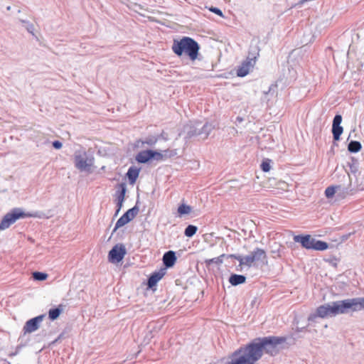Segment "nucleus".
Instances as JSON below:
<instances>
[{
	"instance_id": "aec40b11",
	"label": "nucleus",
	"mask_w": 364,
	"mask_h": 364,
	"mask_svg": "<svg viewBox=\"0 0 364 364\" xmlns=\"http://www.w3.org/2000/svg\"><path fill=\"white\" fill-rule=\"evenodd\" d=\"M254 66V63L249 60H244L237 70V76L244 77L248 75L250 68Z\"/></svg>"
},
{
	"instance_id": "ddd939ff",
	"label": "nucleus",
	"mask_w": 364,
	"mask_h": 364,
	"mask_svg": "<svg viewBox=\"0 0 364 364\" xmlns=\"http://www.w3.org/2000/svg\"><path fill=\"white\" fill-rule=\"evenodd\" d=\"M45 317V314H41L28 319L23 327V334L36 331L40 327V324Z\"/></svg>"
},
{
	"instance_id": "2f4dec72",
	"label": "nucleus",
	"mask_w": 364,
	"mask_h": 364,
	"mask_svg": "<svg viewBox=\"0 0 364 364\" xmlns=\"http://www.w3.org/2000/svg\"><path fill=\"white\" fill-rule=\"evenodd\" d=\"M198 231V227L194 225H188L184 230V235L192 237Z\"/></svg>"
},
{
	"instance_id": "393cba45",
	"label": "nucleus",
	"mask_w": 364,
	"mask_h": 364,
	"mask_svg": "<svg viewBox=\"0 0 364 364\" xmlns=\"http://www.w3.org/2000/svg\"><path fill=\"white\" fill-rule=\"evenodd\" d=\"M346 187V186H343L341 185L330 186L325 190V196L327 198H332L337 191H340L343 194V188Z\"/></svg>"
},
{
	"instance_id": "7c9ffc66",
	"label": "nucleus",
	"mask_w": 364,
	"mask_h": 364,
	"mask_svg": "<svg viewBox=\"0 0 364 364\" xmlns=\"http://www.w3.org/2000/svg\"><path fill=\"white\" fill-rule=\"evenodd\" d=\"M161 155L162 156L161 161H165L168 159L174 157L177 155V150L176 149H165V150H160Z\"/></svg>"
},
{
	"instance_id": "f704fd0d",
	"label": "nucleus",
	"mask_w": 364,
	"mask_h": 364,
	"mask_svg": "<svg viewBox=\"0 0 364 364\" xmlns=\"http://www.w3.org/2000/svg\"><path fill=\"white\" fill-rule=\"evenodd\" d=\"M159 139V136H149L146 137L144 139H142L143 140L142 145L147 144L150 146H153L157 143Z\"/></svg>"
},
{
	"instance_id": "3c124183",
	"label": "nucleus",
	"mask_w": 364,
	"mask_h": 364,
	"mask_svg": "<svg viewBox=\"0 0 364 364\" xmlns=\"http://www.w3.org/2000/svg\"><path fill=\"white\" fill-rule=\"evenodd\" d=\"M270 90H271V87H269L268 92H269Z\"/></svg>"
},
{
	"instance_id": "09e8293b",
	"label": "nucleus",
	"mask_w": 364,
	"mask_h": 364,
	"mask_svg": "<svg viewBox=\"0 0 364 364\" xmlns=\"http://www.w3.org/2000/svg\"><path fill=\"white\" fill-rule=\"evenodd\" d=\"M237 120L239 121V122H242V118L240 117H237Z\"/></svg>"
},
{
	"instance_id": "c03bdc74",
	"label": "nucleus",
	"mask_w": 364,
	"mask_h": 364,
	"mask_svg": "<svg viewBox=\"0 0 364 364\" xmlns=\"http://www.w3.org/2000/svg\"><path fill=\"white\" fill-rule=\"evenodd\" d=\"M352 234H353V232H350L348 234L343 235L341 237V241L344 242V241L347 240Z\"/></svg>"
},
{
	"instance_id": "20e7f679",
	"label": "nucleus",
	"mask_w": 364,
	"mask_h": 364,
	"mask_svg": "<svg viewBox=\"0 0 364 364\" xmlns=\"http://www.w3.org/2000/svg\"><path fill=\"white\" fill-rule=\"evenodd\" d=\"M338 314H342L340 300L320 305L316 309L315 312L309 315L308 321L314 322L316 318L333 317Z\"/></svg>"
},
{
	"instance_id": "f3484780",
	"label": "nucleus",
	"mask_w": 364,
	"mask_h": 364,
	"mask_svg": "<svg viewBox=\"0 0 364 364\" xmlns=\"http://www.w3.org/2000/svg\"><path fill=\"white\" fill-rule=\"evenodd\" d=\"M140 171L141 168L136 167L135 166H132L128 168V171L126 173V177L127 178L128 182L130 185H134L136 183L139 176Z\"/></svg>"
},
{
	"instance_id": "c756f323",
	"label": "nucleus",
	"mask_w": 364,
	"mask_h": 364,
	"mask_svg": "<svg viewBox=\"0 0 364 364\" xmlns=\"http://www.w3.org/2000/svg\"><path fill=\"white\" fill-rule=\"evenodd\" d=\"M192 208L191 205H187L184 203H181L177 209L178 215L179 217H183L191 213Z\"/></svg>"
},
{
	"instance_id": "39448f33",
	"label": "nucleus",
	"mask_w": 364,
	"mask_h": 364,
	"mask_svg": "<svg viewBox=\"0 0 364 364\" xmlns=\"http://www.w3.org/2000/svg\"><path fill=\"white\" fill-rule=\"evenodd\" d=\"M160 150L146 149L139 151L135 156V161L141 164H150L153 161H161Z\"/></svg>"
},
{
	"instance_id": "72a5a7b5",
	"label": "nucleus",
	"mask_w": 364,
	"mask_h": 364,
	"mask_svg": "<svg viewBox=\"0 0 364 364\" xmlns=\"http://www.w3.org/2000/svg\"><path fill=\"white\" fill-rule=\"evenodd\" d=\"M272 161L271 159L267 158L264 159L260 164L261 170L264 173L269 172L272 168Z\"/></svg>"
},
{
	"instance_id": "4c0bfd02",
	"label": "nucleus",
	"mask_w": 364,
	"mask_h": 364,
	"mask_svg": "<svg viewBox=\"0 0 364 364\" xmlns=\"http://www.w3.org/2000/svg\"><path fill=\"white\" fill-rule=\"evenodd\" d=\"M209 11L220 17H223V11L218 7L211 6L209 8Z\"/></svg>"
},
{
	"instance_id": "f8f14e48",
	"label": "nucleus",
	"mask_w": 364,
	"mask_h": 364,
	"mask_svg": "<svg viewBox=\"0 0 364 364\" xmlns=\"http://www.w3.org/2000/svg\"><path fill=\"white\" fill-rule=\"evenodd\" d=\"M166 273V268H161L159 270L151 273L146 280V288L155 291L158 282L164 277Z\"/></svg>"
},
{
	"instance_id": "8fccbe9b",
	"label": "nucleus",
	"mask_w": 364,
	"mask_h": 364,
	"mask_svg": "<svg viewBox=\"0 0 364 364\" xmlns=\"http://www.w3.org/2000/svg\"><path fill=\"white\" fill-rule=\"evenodd\" d=\"M10 9H11V6H7L6 10L9 11Z\"/></svg>"
},
{
	"instance_id": "5701e85b",
	"label": "nucleus",
	"mask_w": 364,
	"mask_h": 364,
	"mask_svg": "<svg viewBox=\"0 0 364 364\" xmlns=\"http://www.w3.org/2000/svg\"><path fill=\"white\" fill-rule=\"evenodd\" d=\"M259 48L257 46H250L248 51V55L245 60H249L255 64L257 58L259 55Z\"/></svg>"
},
{
	"instance_id": "2eb2a0df",
	"label": "nucleus",
	"mask_w": 364,
	"mask_h": 364,
	"mask_svg": "<svg viewBox=\"0 0 364 364\" xmlns=\"http://www.w3.org/2000/svg\"><path fill=\"white\" fill-rule=\"evenodd\" d=\"M313 237L309 234H299L293 237L296 243H299L301 247L309 250Z\"/></svg>"
},
{
	"instance_id": "a878e982",
	"label": "nucleus",
	"mask_w": 364,
	"mask_h": 364,
	"mask_svg": "<svg viewBox=\"0 0 364 364\" xmlns=\"http://www.w3.org/2000/svg\"><path fill=\"white\" fill-rule=\"evenodd\" d=\"M214 128L215 125L212 122H205L203 127L199 129L200 136L206 139Z\"/></svg>"
},
{
	"instance_id": "c9c22d12",
	"label": "nucleus",
	"mask_w": 364,
	"mask_h": 364,
	"mask_svg": "<svg viewBox=\"0 0 364 364\" xmlns=\"http://www.w3.org/2000/svg\"><path fill=\"white\" fill-rule=\"evenodd\" d=\"M48 275L46 272H38V271L33 272V279L35 281H39V282L45 281L48 278Z\"/></svg>"
},
{
	"instance_id": "79ce46f5",
	"label": "nucleus",
	"mask_w": 364,
	"mask_h": 364,
	"mask_svg": "<svg viewBox=\"0 0 364 364\" xmlns=\"http://www.w3.org/2000/svg\"><path fill=\"white\" fill-rule=\"evenodd\" d=\"M125 200L115 199L116 208L118 210H121L123 207V204Z\"/></svg>"
},
{
	"instance_id": "a211bd4d",
	"label": "nucleus",
	"mask_w": 364,
	"mask_h": 364,
	"mask_svg": "<svg viewBox=\"0 0 364 364\" xmlns=\"http://www.w3.org/2000/svg\"><path fill=\"white\" fill-rule=\"evenodd\" d=\"M328 247L329 244L328 242L313 237L309 250L324 251L328 250Z\"/></svg>"
},
{
	"instance_id": "b1692460",
	"label": "nucleus",
	"mask_w": 364,
	"mask_h": 364,
	"mask_svg": "<svg viewBox=\"0 0 364 364\" xmlns=\"http://www.w3.org/2000/svg\"><path fill=\"white\" fill-rule=\"evenodd\" d=\"M63 309L64 305L61 304L54 308L50 309L48 311V318L52 321L56 320L63 313Z\"/></svg>"
},
{
	"instance_id": "4468645a",
	"label": "nucleus",
	"mask_w": 364,
	"mask_h": 364,
	"mask_svg": "<svg viewBox=\"0 0 364 364\" xmlns=\"http://www.w3.org/2000/svg\"><path fill=\"white\" fill-rule=\"evenodd\" d=\"M177 261L176 253L175 251L168 250L166 252L162 257L164 268L167 269L172 268Z\"/></svg>"
},
{
	"instance_id": "e433bc0d",
	"label": "nucleus",
	"mask_w": 364,
	"mask_h": 364,
	"mask_svg": "<svg viewBox=\"0 0 364 364\" xmlns=\"http://www.w3.org/2000/svg\"><path fill=\"white\" fill-rule=\"evenodd\" d=\"M20 21L26 27V28L28 33H33L34 26L31 23H30L27 20H23V19H21Z\"/></svg>"
},
{
	"instance_id": "c85d7f7f",
	"label": "nucleus",
	"mask_w": 364,
	"mask_h": 364,
	"mask_svg": "<svg viewBox=\"0 0 364 364\" xmlns=\"http://www.w3.org/2000/svg\"><path fill=\"white\" fill-rule=\"evenodd\" d=\"M362 149V144L360 141L356 140H351L348 144V151L350 153L356 154Z\"/></svg>"
},
{
	"instance_id": "423d86ee",
	"label": "nucleus",
	"mask_w": 364,
	"mask_h": 364,
	"mask_svg": "<svg viewBox=\"0 0 364 364\" xmlns=\"http://www.w3.org/2000/svg\"><path fill=\"white\" fill-rule=\"evenodd\" d=\"M354 177L355 180L353 183L350 175L348 173V184L343 188V194L353 196L357 192L364 190V173L360 171Z\"/></svg>"
},
{
	"instance_id": "6ab92c4d",
	"label": "nucleus",
	"mask_w": 364,
	"mask_h": 364,
	"mask_svg": "<svg viewBox=\"0 0 364 364\" xmlns=\"http://www.w3.org/2000/svg\"><path fill=\"white\" fill-rule=\"evenodd\" d=\"M183 132L186 133L185 139H190L193 137L200 136L199 128L196 125L190 124L183 127Z\"/></svg>"
},
{
	"instance_id": "dca6fc26",
	"label": "nucleus",
	"mask_w": 364,
	"mask_h": 364,
	"mask_svg": "<svg viewBox=\"0 0 364 364\" xmlns=\"http://www.w3.org/2000/svg\"><path fill=\"white\" fill-rule=\"evenodd\" d=\"M227 258H233L237 259L239 262V266L240 267L245 265L248 267H251L252 266V263L254 262V260L250 255L243 257L240 255L230 254L227 256Z\"/></svg>"
},
{
	"instance_id": "cd10ccee",
	"label": "nucleus",
	"mask_w": 364,
	"mask_h": 364,
	"mask_svg": "<svg viewBox=\"0 0 364 364\" xmlns=\"http://www.w3.org/2000/svg\"><path fill=\"white\" fill-rule=\"evenodd\" d=\"M127 191V188L125 183H119L115 192V199L125 200Z\"/></svg>"
},
{
	"instance_id": "bb28decb",
	"label": "nucleus",
	"mask_w": 364,
	"mask_h": 364,
	"mask_svg": "<svg viewBox=\"0 0 364 364\" xmlns=\"http://www.w3.org/2000/svg\"><path fill=\"white\" fill-rule=\"evenodd\" d=\"M347 166L349 167L350 173L355 176V174L358 172V168H359V162L357 159H355L353 156H351L349 160L347 161Z\"/></svg>"
},
{
	"instance_id": "1a4fd4ad",
	"label": "nucleus",
	"mask_w": 364,
	"mask_h": 364,
	"mask_svg": "<svg viewBox=\"0 0 364 364\" xmlns=\"http://www.w3.org/2000/svg\"><path fill=\"white\" fill-rule=\"evenodd\" d=\"M127 254V249L123 243H117L108 252V260L112 264L121 262Z\"/></svg>"
},
{
	"instance_id": "58836bf2",
	"label": "nucleus",
	"mask_w": 364,
	"mask_h": 364,
	"mask_svg": "<svg viewBox=\"0 0 364 364\" xmlns=\"http://www.w3.org/2000/svg\"><path fill=\"white\" fill-rule=\"evenodd\" d=\"M25 346H26L25 344H22V343L18 344L16 346L15 351L9 353V357H14V356L16 355L17 354H18L20 350H21V348L23 347H24Z\"/></svg>"
},
{
	"instance_id": "6e6552de",
	"label": "nucleus",
	"mask_w": 364,
	"mask_h": 364,
	"mask_svg": "<svg viewBox=\"0 0 364 364\" xmlns=\"http://www.w3.org/2000/svg\"><path fill=\"white\" fill-rule=\"evenodd\" d=\"M138 200L136 203V205L132 208L128 209L124 214L117 220L115 225L112 230V235L120 228L124 226L131 222L138 214L139 208L137 205Z\"/></svg>"
},
{
	"instance_id": "864d4df0",
	"label": "nucleus",
	"mask_w": 364,
	"mask_h": 364,
	"mask_svg": "<svg viewBox=\"0 0 364 364\" xmlns=\"http://www.w3.org/2000/svg\"><path fill=\"white\" fill-rule=\"evenodd\" d=\"M333 264H334V266H336V263H335V262H333Z\"/></svg>"
},
{
	"instance_id": "a18cd8bd",
	"label": "nucleus",
	"mask_w": 364,
	"mask_h": 364,
	"mask_svg": "<svg viewBox=\"0 0 364 364\" xmlns=\"http://www.w3.org/2000/svg\"><path fill=\"white\" fill-rule=\"evenodd\" d=\"M306 327H307V326H304V327H296V328H295V331H296V333L303 332V331H306Z\"/></svg>"
},
{
	"instance_id": "7ed1b4c3",
	"label": "nucleus",
	"mask_w": 364,
	"mask_h": 364,
	"mask_svg": "<svg viewBox=\"0 0 364 364\" xmlns=\"http://www.w3.org/2000/svg\"><path fill=\"white\" fill-rule=\"evenodd\" d=\"M26 218H41L42 213L40 211L25 212L23 208H14L2 218L0 222V230H4L18 220Z\"/></svg>"
},
{
	"instance_id": "0eeeda50",
	"label": "nucleus",
	"mask_w": 364,
	"mask_h": 364,
	"mask_svg": "<svg viewBox=\"0 0 364 364\" xmlns=\"http://www.w3.org/2000/svg\"><path fill=\"white\" fill-rule=\"evenodd\" d=\"M342 314L350 311L355 312L364 309V297H355L340 300Z\"/></svg>"
},
{
	"instance_id": "9b49d317",
	"label": "nucleus",
	"mask_w": 364,
	"mask_h": 364,
	"mask_svg": "<svg viewBox=\"0 0 364 364\" xmlns=\"http://www.w3.org/2000/svg\"><path fill=\"white\" fill-rule=\"evenodd\" d=\"M342 116L340 114H336L332 122V134H333V146H338L337 141H340L341 136L343 132V127L341 125L342 122Z\"/></svg>"
},
{
	"instance_id": "4be33fe9",
	"label": "nucleus",
	"mask_w": 364,
	"mask_h": 364,
	"mask_svg": "<svg viewBox=\"0 0 364 364\" xmlns=\"http://www.w3.org/2000/svg\"><path fill=\"white\" fill-rule=\"evenodd\" d=\"M246 276L243 274L232 273L229 277L228 281L232 286L236 287L237 285L245 284L246 282Z\"/></svg>"
},
{
	"instance_id": "603ef678",
	"label": "nucleus",
	"mask_w": 364,
	"mask_h": 364,
	"mask_svg": "<svg viewBox=\"0 0 364 364\" xmlns=\"http://www.w3.org/2000/svg\"><path fill=\"white\" fill-rule=\"evenodd\" d=\"M333 264H334V266H336V263H335V262H333Z\"/></svg>"
},
{
	"instance_id": "49530a36",
	"label": "nucleus",
	"mask_w": 364,
	"mask_h": 364,
	"mask_svg": "<svg viewBox=\"0 0 364 364\" xmlns=\"http://www.w3.org/2000/svg\"><path fill=\"white\" fill-rule=\"evenodd\" d=\"M121 210H118L117 208H116V210H115V212H114V217H117L118 215V214L119 213Z\"/></svg>"
},
{
	"instance_id": "a19ab883",
	"label": "nucleus",
	"mask_w": 364,
	"mask_h": 364,
	"mask_svg": "<svg viewBox=\"0 0 364 364\" xmlns=\"http://www.w3.org/2000/svg\"><path fill=\"white\" fill-rule=\"evenodd\" d=\"M64 338H65V332H62L59 334V336L53 341H52L50 343V346H53V345L57 343L58 342H59L60 341L63 339Z\"/></svg>"
},
{
	"instance_id": "f257e3e1",
	"label": "nucleus",
	"mask_w": 364,
	"mask_h": 364,
	"mask_svg": "<svg viewBox=\"0 0 364 364\" xmlns=\"http://www.w3.org/2000/svg\"><path fill=\"white\" fill-rule=\"evenodd\" d=\"M287 341L285 336H268L257 337L246 344L241 345L230 353L227 358L220 359L221 364H255L264 353L270 356L277 355L279 346Z\"/></svg>"
},
{
	"instance_id": "de8ad7c7",
	"label": "nucleus",
	"mask_w": 364,
	"mask_h": 364,
	"mask_svg": "<svg viewBox=\"0 0 364 364\" xmlns=\"http://www.w3.org/2000/svg\"><path fill=\"white\" fill-rule=\"evenodd\" d=\"M157 136H159V139L163 138L164 140H167V139L164 136V132H162L160 135H158Z\"/></svg>"
},
{
	"instance_id": "f03ea898",
	"label": "nucleus",
	"mask_w": 364,
	"mask_h": 364,
	"mask_svg": "<svg viewBox=\"0 0 364 364\" xmlns=\"http://www.w3.org/2000/svg\"><path fill=\"white\" fill-rule=\"evenodd\" d=\"M171 49L178 57L186 56L192 62L202 59L200 53V44L194 38L189 36L173 39Z\"/></svg>"
},
{
	"instance_id": "473e14b6",
	"label": "nucleus",
	"mask_w": 364,
	"mask_h": 364,
	"mask_svg": "<svg viewBox=\"0 0 364 364\" xmlns=\"http://www.w3.org/2000/svg\"><path fill=\"white\" fill-rule=\"evenodd\" d=\"M228 255L222 254L219 257H214V258L205 260V263H206L207 265H209L210 264H215L217 265H220V264H221L223 263V258L224 257L227 258Z\"/></svg>"
},
{
	"instance_id": "9d476101",
	"label": "nucleus",
	"mask_w": 364,
	"mask_h": 364,
	"mask_svg": "<svg viewBox=\"0 0 364 364\" xmlns=\"http://www.w3.org/2000/svg\"><path fill=\"white\" fill-rule=\"evenodd\" d=\"M74 164L76 168L80 171H89L92 165L91 161L88 162L87 153L84 150L75 151L74 154Z\"/></svg>"
},
{
	"instance_id": "ea45409f",
	"label": "nucleus",
	"mask_w": 364,
	"mask_h": 364,
	"mask_svg": "<svg viewBox=\"0 0 364 364\" xmlns=\"http://www.w3.org/2000/svg\"><path fill=\"white\" fill-rule=\"evenodd\" d=\"M52 146L55 149H60L63 146V143L59 141V140H55L52 142Z\"/></svg>"
},
{
	"instance_id": "37998d69",
	"label": "nucleus",
	"mask_w": 364,
	"mask_h": 364,
	"mask_svg": "<svg viewBox=\"0 0 364 364\" xmlns=\"http://www.w3.org/2000/svg\"><path fill=\"white\" fill-rule=\"evenodd\" d=\"M142 142H143V140L142 139H138L135 141L134 144V146L135 148H139V147H141L143 145H142Z\"/></svg>"
},
{
	"instance_id": "412c9836",
	"label": "nucleus",
	"mask_w": 364,
	"mask_h": 364,
	"mask_svg": "<svg viewBox=\"0 0 364 364\" xmlns=\"http://www.w3.org/2000/svg\"><path fill=\"white\" fill-rule=\"evenodd\" d=\"M254 262L257 261H267V256L264 250L259 247H256L250 254Z\"/></svg>"
}]
</instances>
